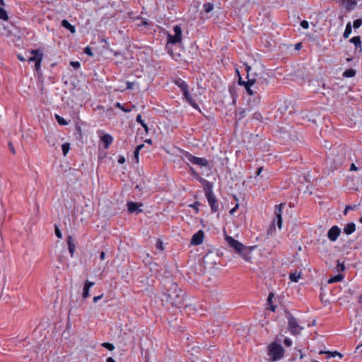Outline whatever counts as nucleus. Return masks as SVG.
<instances>
[{
  "label": "nucleus",
  "mask_w": 362,
  "mask_h": 362,
  "mask_svg": "<svg viewBox=\"0 0 362 362\" xmlns=\"http://www.w3.org/2000/svg\"><path fill=\"white\" fill-rule=\"evenodd\" d=\"M67 244L71 257H73L75 251V245L74 243V239L72 238L71 236L68 237Z\"/></svg>",
  "instance_id": "21"
},
{
  "label": "nucleus",
  "mask_w": 362,
  "mask_h": 362,
  "mask_svg": "<svg viewBox=\"0 0 362 362\" xmlns=\"http://www.w3.org/2000/svg\"><path fill=\"white\" fill-rule=\"evenodd\" d=\"M144 147V144H140L136 146L135 150L139 152Z\"/></svg>",
  "instance_id": "55"
},
{
  "label": "nucleus",
  "mask_w": 362,
  "mask_h": 362,
  "mask_svg": "<svg viewBox=\"0 0 362 362\" xmlns=\"http://www.w3.org/2000/svg\"><path fill=\"white\" fill-rule=\"evenodd\" d=\"M230 93L233 98V103L235 102V92L233 90L230 89Z\"/></svg>",
  "instance_id": "49"
},
{
  "label": "nucleus",
  "mask_w": 362,
  "mask_h": 362,
  "mask_svg": "<svg viewBox=\"0 0 362 362\" xmlns=\"http://www.w3.org/2000/svg\"><path fill=\"white\" fill-rule=\"evenodd\" d=\"M343 278H344V276L341 274H338V275L334 276L332 277L331 279H329L328 280V283L332 284L334 282H339V281H341L343 279Z\"/></svg>",
  "instance_id": "29"
},
{
  "label": "nucleus",
  "mask_w": 362,
  "mask_h": 362,
  "mask_svg": "<svg viewBox=\"0 0 362 362\" xmlns=\"http://www.w3.org/2000/svg\"><path fill=\"white\" fill-rule=\"evenodd\" d=\"M350 42L353 43L356 48L359 47L361 49V41L359 36H355L350 40Z\"/></svg>",
  "instance_id": "23"
},
{
  "label": "nucleus",
  "mask_w": 362,
  "mask_h": 362,
  "mask_svg": "<svg viewBox=\"0 0 362 362\" xmlns=\"http://www.w3.org/2000/svg\"><path fill=\"white\" fill-rule=\"evenodd\" d=\"M30 53L32 56L28 58V61L29 62H35V71H38L41 67V62L43 58V54L38 49H32L30 51Z\"/></svg>",
  "instance_id": "5"
},
{
  "label": "nucleus",
  "mask_w": 362,
  "mask_h": 362,
  "mask_svg": "<svg viewBox=\"0 0 362 362\" xmlns=\"http://www.w3.org/2000/svg\"><path fill=\"white\" fill-rule=\"evenodd\" d=\"M325 354L327 355V358L335 357L337 356H338L340 358L343 357V355L337 351H325Z\"/></svg>",
  "instance_id": "26"
},
{
  "label": "nucleus",
  "mask_w": 362,
  "mask_h": 362,
  "mask_svg": "<svg viewBox=\"0 0 362 362\" xmlns=\"http://www.w3.org/2000/svg\"><path fill=\"white\" fill-rule=\"evenodd\" d=\"M102 346L106 349H107L110 351H112L115 349V346L112 344L108 343V342H104L102 344Z\"/></svg>",
  "instance_id": "36"
},
{
  "label": "nucleus",
  "mask_w": 362,
  "mask_h": 362,
  "mask_svg": "<svg viewBox=\"0 0 362 362\" xmlns=\"http://www.w3.org/2000/svg\"><path fill=\"white\" fill-rule=\"evenodd\" d=\"M156 247L157 249H158L160 250H163V249H164L163 246V243L160 240H158L157 241Z\"/></svg>",
  "instance_id": "41"
},
{
  "label": "nucleus",
  "mask_w": 362,
  "mask_h": 362,
  "mask_svg": "<svg viewBox=\"0 0 362 362\" xmlns=\"http://www.w3.org/2000/svg\"><path fill=\"white\" fill-rule=\"evenodd\" d=\"M358 168L356 166V165L354 163H352L350 166V170L351 171H356L358 170Z\"/></svg>",
  "instance_id": "51"
},
{
  "label": "nucleus",
  "mask_w": 362,
  "mask_h": 362,
  "mask_svg": "<svg viewBox=\"0 0 362 362\" xmlns=\"http://www.w3.org/2000/svg\"><path fill=\"white\" fill-rule=\"evenodd\" d=\"M184 159L186 161L191 163L193 165H197L201 167H206L209 165V162L206 159L204 158L196 157L189 152H185L183 153Z\"/></svg>",
  "instance_id": "3"
},
{
  "label": "nucleus",
  "mask_w": 362,
  "mask_h": 362,
  "mask_svg": "<svg viewBox=\"0 0 362 362\" xmlns=\"http://www.w3.org/2000/svg\"><path fill=\"white\" fill-rule=\"evenodd\" d=\"M206 197L210 206L212 212L215 213L218 209V204L214 194L206 193Z\"/></svg>",
  "instance_id": "7"
},
{
  "label": "nucleus",
  "mask_w": 362,
  "mask_h": 362,
  "mask_svg": "<svg viewBox=\"0 0 362 362\" xmlns=\"http://www.w3.org/2000/svg\"><path fill=\"white\" fill-rule=\"evenodd\" d=\"M239 207V204H236V205L232 209L230 210V215H233L234 213L236 211V210L238 209Z\"/></svg>",
  "instance_id": "46"
},
{
  "label": "nucleus",
  "mask_w": 362,
  "mask_h": 362,
  "mask_svg": "<svg viewBox=\"0 0 362 362\" xmlns=\"http://www.w3.org/2000/svg\"><path fill=\"white\" fill-rule=\"evenodd\" d=\"M226 240L230 245V247L233 248L238 253H239L240 251H241V250H243V247L245 246L241 243H240L237 240H235L233 238L230 236H227L226 238Z\"/></svg>",
  "instance_id": "8"
},
{
  "label": "nucleus",
  "mask_w": 362,
  "mask_h": 362,
  "mask_svg": "<svg viewBox=\"0 0 362 362\" xmlns=\"http://www.w3.org/2000/svg\"><path fill=\"white\" fill-rule=\"evenodd\" d=\"M173 31L174 35H168V43L175 45L182 41V28L179 25H176L173 27Z\"/></svg>",
  "instance_id": "6"
},
{
  "label": "nucleus",
  "mask_w": 362,
  "mask_h": 362,
  "mask_svg": "<svg viewBox=\"0 0 362 362\" xmlns=\"http://www.w3.org/2000/svg\"><path fill=\"white\" fill-rule=\"evenodd\" d=\"M203 8L206 13H209L214 9V4L209 2L204 4Z\"/></svg>",
  "instance_id": "31"
},
{
  "label": "nucleus",
  "mask_w": 362,
  "mask_h": 362,
  "mask_svg": "<svg viewBox=\"0 0 362 362\" xmlns=\"http://www.w3.org/2000/svg\"><path fill=\"white\" fill-rule=\"evenodd\" d=\"M200 203L199 202H195L194 204H192L189 205L190 207L195 209L196 213H198L199 211V206H200Z\"/></svg>",
  "instance_id": "38"
},
{
  "label": "nucleus",
  "mask_w": 362,
  "mask_h": 362,
  "mask_svg": "<svg viewBox=\"0 0 362 362\" xmlns=\"http://www.w3.org/2000/svg\"><path fill=\"white\" fill-rule=\"evenodd\" d=\"M100 140L103 143L104 148L107 149L112 143L113 137L109 134H105L101 137Z\"/></svg>",
  "instance_id": "14"
},
{
  "label": "nucleus",
  "mask_w": 362,
  "mask_h": 362,
  "mask_svg": "<svg viewBox=\"0 0 362 362\" xmlns=\"http://www.w3.org/2000/svg\"><path fill=\"white\" fill-rule=\"evenodd\" d=\"M94 285V282L86 281L83 287V298H86L89 296L90 288Z\"/></svg>",
  "instance_id": "18"
},
{
  "label": "nucleus",
  "mask_w": 362,
  "mask_h": 362,
  "mask_svg": "<svg viewBox=\"0 0 362 362\" xmlns=\"http://www.w3.org/2000/svg\"><path fill=\"white\" fill-rule=\"evenodd\" d=\"M337 267L339 269H340L341 271H344L345 269V267L343 263L338 262Z\"/></svg>",
  "instance_id": "50"
},
{
  "label": "nucleus",
  "mask_w": 362,
  "mask_h": 362,
  "mask_svg": "<svg viewBox=\"0 0 362 362\" xmlns=\"http://www.w3.org/2000/svg\"><path fill=\"white\" fill-rule=\"evenodd\" d=\"M262 170H263V167L258 168V169L256 172V176H259L261 173L262 172Z\"/></svg>",
  "instance_id": "53"
},
{
  "label": "nucleus",
  "mask_w": 362,
  "mask_h": 362,
  "mask_svg": "<svg viewBox=\"0 0 362 362\" xmlns=\"http://www.w3.org/2000/svg\"><path fill=\"white\" fill-rule=\"evenodd\" d=\"M141 126L144 127L145 132L147 133L148 131V125L144 122L143 124H141Z\"/></svg>",
  "instance_id": "61"
},
{
  "label": "nucleus",
  "mask_w": 362,
  "mask_h": 362,
  "mask_svg": "<svg viewBox=\"0 0 362 362\" xmlns=\"http://www.w3.org/2000/svg\"><path fill=\"white\" fill-rule=\"evenodd\" d=\"M300 26L303 29H308L309 28V23L307 21L303 20L300 22Z\"/></svg>",
  "instance_id": "39"
},
{
  "label": "nucleus",
  "mask_w": 362,
  "mask_h": 362,
  "mask_svg": "<svg viewBox=\"0 0 362 362\" xmlns=\"http://www.w3.org/2000/svg\"><path fill=\"white\" fill-rule=\"evenodd\" d=\"M340 233H341L340 228L338 226H332L328 230L327 236L331 241L334 242L337 240V239L339 236Z\"/></svg>",
  "instance_id": "10"
},
{
  "label": "nucleus",
  "mask_w": 362,
  "mask_h": 362,
  "mask_svg": "<svg viewBox=\"0 0 362 362\" xmlns=\"http://www.w3.org/2000/svg\"><path fill=\"white\" fill-rule=\"evenodd\" d=\"M71 65L75 69H78L80 68L81 66V64L79 62H71Z\"/></svg>",
  "instance_id": "40"
},
{
  "label": "nucleus",
  "mask_w": 362,
  "mask_h": 362,
  "mask_svg": "<svg viewBox=\"0 0 362 362\" xmlns=\"http://www.w3.org/2000/svg\"><path fill=\"white\" fill-rule=\"evenodd\" d=\"M142 204H139L138 203L129 202L127 203L128 211L129 213H134L136 211L141 212V210L139 209V207L141 206Z\"/></svg>",
  "instance_id": "15"
},
{
  "label": "nucleus",
  "mask_w": 362,
  "mask_h": 362,
  "mask_svg": "<svg viewBox=\"0 0 362 362\" xmlns=\"http://www.w3.org/2000/svg\"><path fill=\"white\" fill-rule=\"evenodd\" d=\"M287 320L288 324V330L291 332V333L294 335L299 334L303 330V327L298 324L296 318H295L291 314L288 313L287 315Z\"/></svg>",
  "instance_id": "4"
},
{
  "label": "nucleus",
  "mask_w": 362,
  "mask_h": 362,
  "mask_svg": "<svg viewBox=\"0 0 362 362\" xmlns=\"http://www.w3.org/2000/svg\"><path fill=\"white\" fill-rule=\"evenodd\" d=\"M116 106L117 107L120 108L122 110H123L125 112H129L131 111L130 109H125L119 103H117Z\"/></svg>",
  "instance_id": "43"
},
{
  "label": "nucleus",
  "mask_w": 362,
  "mask_h": 362,
  "mask_svg": "<svg viewBox=\"0 0 362 362\" xmlns=\"http://www.w3.org/2000/svg\"><path fill=\"white\" fill-rule=\"evenodd\" d=\"M18 58L20 61L24 62L25 59L23 57H21V55H18Z\"/></svg>",
  "instance_id": "63"
},
{
  "label": "nucleus",
  "mask_w": 362,
  "mask_h": 362,
  "mask_svg": "<svg viewBox=\"0 0 362 362\" xmlns=\"http://www.w3.org/2000/svg\"><path fill=\"white\" fill-rule=\"evenodd\" d=\"M284 344L286 346H291L292 345V341L288 338H286L284 341Z\"/></svg>",
  "instance_id": "42"
},
{
  "label": "nucleus",
  "mask_w": 362,
  "mask_h": 362,
  "mask_svg": "<svg viewBox=\"0 0 362 362\" xmlns=\"http://www.w3.org/2000/svg\"><path fill=\"white\" fill-rule=\"evenodd\" d=\"M54 232H55V235L58 238H62V234L59 228V227L57 226H54Z\"/></svg>",
  "instance_id": "37"
},
{
  "label": "nucleus",
  "mask_w": 362,
  "mask_h": 362,
  "mask_svg": "<svg viewBox=\"0 0 362 362\" xmlns=\"http://www.w3.org/2000/svg\"><path fill=\"white\" fill-rule=\"evenodd\" d=\"M62 25L66 29L69 30L71 33H74L76 32L75 27L71 25L67 20H63L62 21Z\"/></svg>",
  "instance_id": "22"
},
{
  "label": "nucleus",
  "mask_w": 362,
  "mask_h": 362,
  "mask_svg": "<svg viewBox=\"0 0 362 362\" xmlns=\"http://www.w3.org/2000/svg\"><path fill=\"white\" fill-rule=\"evenodd\" d=\"M274 297V295L273 293H270L267 297V304L270 306V310L272 311V312H274L275 311V306L272 304V300Z\"/></svg>",
  "instance_id": "25"
},
{
  "label": "nucleus",
  "mask_w": 362,
  "mask_h": 362,
  "mask_svg": "<svg viewBox=\"0 0 362 362\" xmlns=\"http://www.w3.org/2000/svg\"><path fill=\"white\" fill-rule=\"evenodd\" d=\"M136 122H138L139 124H140L141 125L143 124L144 123V121L141 118V115H138L136 118Z\"/></svg>",
  "instance_id": "45"
},
{
  "label": "nucleus",
  "mask_w": 362,
  "mask_h": 362,
  "mask_svg": "<svg viewBox=\"0 0 362 362\" xmlns=\"http://www.w3.org/2000/svg\"><path fill=\"white\" fill-rule=\"evenodd\" d=\"M300 278V273H291L289 274V279L293 282H298L299 279Z\"/></svg>",
  "instance_id": "30"
},
{
  "label": "nucleus",
  "mask_w": 362,
  "mask_h": 362,
  "mask_svg": "<svg viewBox=\"0 0 362 362\" xmlns=\"http://www.w3.org/2000/svg\"><path fill=\"white\" fill-rule=\"evenodd\" d=\"M204 240V233L202 230H199L195 234L193 235L191 244L194 245H199L203 243Z\"/></svg>",
  "instance_id": "11"
},
{
  "label": "nucleus",
  "mask_w": 362,
  "mask_h": 362,
  "mask_svg": "<svg viewBox=\"0 0 362 362\" xmlns=\"http://www.w3.org/2000/svg\"><path fill=\"white\" fill-rule=\"evenodd\" d=\"M0 19L7 21L8 19L6 10L0 7Z\"/></svg>",
  "instance_id": "32"
},
{
  "label": "nucleus",
  "mask_w": 362,
  "mask_h": 362,
  "mask_svg": "<svg viewBox=\"0 0 362 362\" xmlns=\"http://www.w3.org/2000/svg\"><path fill=\"white\" fill-rule=\"evenodd\" d=\"M202 181L205 183V194L209 193V192H211V194H214L212 184L204 179H202Z\"/></svg>",
  "instance_id": "24"
},
{
  "label": "nucleus",
  "mask_w": 362,
  "mask_h": 362,
  "mask_svg": "<svg viewBox=\"0 0 362 362\" xmlns=\"http://www.w3.org/2000/svg\"><path fill=\"white\" fill-rule=\"evenodd\" d=\"M55 118L57 121V122L60 124V125H67L68 124V122L63 118L61 116L58 115H55Z\"/></svg>",
  "instance_id": "33"
},
{
  "label": "nucleus",
  "mask_w": 362,
  "mask_h": 362,
  "mask_svg": "<svg viewBox=\"0 0 362 362\" xmlns=\"http://www.w3.org/2000/svg\"><path fill=\"white\" fill-rule=\"evenodd\" d=\"M103 298V295H100V296H95L93 298V302L94 303H97L99 300H100L101 298Z\"/></svg>",
  "instance_id": "52"
},
{
  "label": "nucleus",
  "mask_w": 362,
  "mask_h": 362,
  "mask_svg": "<svg viewBox=\"0 0 362 362\" xmlns=\"http://www.w3.org/2000/svg\"><path fill=\"white\" fill-rule=\"evenodd\" d=\"M100 258L101 260H104L105 258V252L102 251L100 254Z\"/></svg>",
  "instance_id": "57"
},
{
  "label": "nucleus",
  "mask_w": 362,
  "mask_h": 362,
  "mask_svg": "<svg viewBox=\"0 0 362 362\" xmlns=\"http://www.w3.org/2000/svg\"><path fill=\"white\" fill-rule=\"evenodd\" d=\"M351 33V25L350 23H348L346 24L344 33L343 34V37L344 38H348Z\"/></svg>",
  "instance_id": "28"
},
{
  "label": "nucleus",
  "mask_w": 362,
  "mask_h": 362,
  "mask_svg": "<svg viewBox=\"0 0 362 362\" xmlns=\"http://www.w3.org/2000/svg\"><path fill=\"white\" fill-rule=\"evenodd\" d=\"M260 116H261V115H260V114H259V113L256 112V113L255 114V117L256 119H259Z\"/></svg>",
  "instance_id": "64"
},
{
  "label": "nucleus",
  "mask_w": 362,
  "mask_h": 362,
  "mask_svg": "<svg viewBox=\"0 0 362 362\" xmlns=\"http://www.w3.org/2000/svg\"><path fill=\"white\" fill-rule=\"evenodd\" d=\"M355 74H356V71L354 69H349L346 70L343 73V76L346 77V78H351V77L354 76Z\"/></svg>",
  "instance_id": "27"
},
{
  "label": "nucleus",
  "mask_w": 362,
  "mask_h": 362,
  "mask_svg": "<svg viewBox=\"0 0 362 362\" xmlns=\"http://www.w3.org/2000/svg\"><path fill=\"white\" fill-rule=\"evenodd\" d=\"M362 25V18L356 19L353 23V27L354 29L358 28Z\"/></svg>",
  "instance_id": "35"
},
{
  "label": "nucleus",
  "mask_w": 362,
  "mask_h": 362,
  "mask_svg": "<svg viewBox=\"0 0 362 362\" xmlns=\"http://www.w3.org/2000/svg\"><path fill=\"white\" fill-rule=\"evenodd\" d=\"M62 149L64 156H66L70 149V144L67 143V142L63 144L62 146Z\"/></svg>",
  "instance_id": "34"
},
{
  "label": "nucleus",
  "mask_w": 362,
  "mask_h": 362,
  "mask_svg": "<svg viewBox=\"0 0 362 362\" xmlns=\"http://www.w3.org/2000/svg\"><path fill=\"white\" fill-rule=\"evenodd\" d=\"M185 98L187 100V102L194 108L199 109V106L196 103L195 100L192 98L189 90L186 91L183 93Z\"/></svg>",
  "instance_id": "17"
},
{
  "label": "nucleus",
  "mask_w": 362,
  "mask_h": 362,
  "mask_svg": "<svg viewBox=\"0 0 362 362\" xmlns=\"http://www.w3.org/2000/svg\"><path fill=\"white\" fill-rule=\"evenodd\" d=\"M245 114H246V111H245V110H241V111L239 112V114H238V115H239V119H243V117H245Z\"/></svg>",
  "instance_id": "47"
},
{
  "label": "nucleus",
  "mask_w": 362,
  "mask_h": 362,
  "mask_svg": "<svg viewBox=\"0 0 362 362\" xmlns=\"http://www.w3.org/2000/svg\"><path fill=\"white\" fill-rule=\"evenodd\" d=\"M106 362H115V361L112 358L109 357L106 359Z\"/></svg>",
  "instance_id": "62"
},
{
  "label": "nucleus",
  "mask_w": 362,
  "mask_h": 362,
  "mask_svg": "<svg viewBox=\"0 0 362 362\" xmlns=\"http://www.w3.org/2000/svg\"><path fill=\"white\" fill-rule=\"evenodd\" d=\"M175 84L181 89L183 93L189 90L187 83L180 78L175 81Z\"/></svg>",
  "instance_id": "19"
},
{
  "label": "nucleus",
  "mask_w": 362,
  "mask_h": 362,
  "mask_svg": "<svg viewBox=\"0 0 362 362\" xmlns=\"http://www.w3.org/2000/svg\"><path fill=\"white\" fill-rule=\"evenodd\" d=\"M247 81L246 82L245 81H242L241 79L240 78L239 80V83L240 84H243L245 86V88L247 90V93L250 95H252L254 94V92L253 90L251 89V86L254 85L255 82V79H250L249 78V77L247 76Z\"/></svg>",
  "instance_id": "12"
},
{
  "label": "nucleus",
  "mask_w": 362,
  "mask_h": 362,
  "mask_svg": "<svg viewBox=\"0 0 362 362\" xmlns=\"http://www.w3.org/2000/svg\"><path fill=\"white\" fill-rule=\"evenodd\" d=\"M267 349L269 361L276 362L284 358L285 351L280 344L273 341L267 346Z\"/></svg>",
  "instance_id": "2"
},
{
  "label": "nucleus",
  "mask_w": 362,
  "mask_h": 362,
  "mask_svg": "<svg viewBox=\"0 0 362 362\" xmlns=\"http://www.w3.org/2000/svg\"><path fill=\"white\" fill-rule=\"evenodd\" d=\"M352 209H353V208H352L351 206H347L345 208L344 211V214L346 215V214H347V212L349 211V210Z\"/></svg>",
  "instance_id": "59"
},
{
  "label": "nucleus",
  "mask_w": 362,
  "mask_h": 362,
  "mask_svg": "<svg viewBox=\"0 0 362 362\" xmlns=\"http://www.w3.org/2000/svg\"><path fill=\"white\" fill-rule=\"evenodd\" d=\"M141 126L144 127L145 132L147 133L148 131V125L144 122L143 124H141Z\"/></svg>",
  "instance_id": "60"
},
{
  "label": "nucleus",
  "mask_w": 362,
  "mask_h": 362,
  "mask_svg": "<svg viewBox=\"0 0 362 362\" xmlns=\"http://www.w3.org/2000/svg\"><path fill=\"white\" fill-rule=\"evenodd\" d=\"M356 225L354 223H349L344 228V233L346 235H350L355 231Z\"/></svg>",
  "instance_id": "20"
},
{
  "label": "nucleus",
  "mask_w": 362,
  "mask_h": 362,
  "mask_svg": "<svg viewBox=\"0 0 362 362\" xmlns=\"http://www.w3.org/2000/svg\"><path fill=\"white\" fill-rule=\"evenodd\" d=\"M84 53H86V54H88L89 56H92L93 55V52L91 51V49L89 47H86L84 49Z\"/></svg>",
  "instance_id": "44"
},
{
  "label": "nucleus",
  "mask_w": 362,
  "mask_h": 362,
  "mask_svg": "<svg viewBox=\"0 0 362 362\" xmlns=\"http://www.w3.org/2000/svg\"><path fill=\"white\" fill-rule=\"evenodd\" d=\"M139 152L135 150L134 155V158L136 160V161H138V160H139Z\"/></svg>",
  "instance_id": "58"
},
{
  "label": "nucleus",
  "mask_w": 362,
  "mask_h": 362,
  "mask_svg": "<svg viewBox=\"0 0 362 362\" xmlns=\"http://www.w3.org/2000/svg\"><path fill=\"white\" fill-rule=\"evenodd\" d=\"M125 162V158L123 156H119L118 159V163L122 164Z\"/></svg>",
  "instance_id": "54"
},
{
  "label": "nucleus",
  "mask_w": 362,
  "mask_h": 362,
  "mask_svg": "<svg viewBox=\"0 0 362 362\" xmlns=\"http://www.w3.org/2000/svg\"><path fill=\"white\" fill-rule=\"evenodd\" d=\"M284 206H285V204H280L279 205H276V209H275V216H276V223H277L278 228L279 229H281V226H282L281 214H282V209L284 207Z\"/></svg>",
  "instance_id": "9"
},
{
  "label": "nucleus",
  "mask_w": 362,
  "mask_h": 362,
  "mask_svg": "<svg viewBox=\"0 0 362 362\" xmlns=\"http://www.w3.org/2000/svg\"><path fill=\"white\" fill-rule=\"evenodd\" d=\"M239 254L243 257V258L250 262L251 260V249L248 248L245 246L243 247V250L240 251Z\"/></svg>",
  "instance_id": "16"
},
{
  "label": "nucleus",
  "mask_w": 362,
  "mask_h": 362,
  "mask_svg": "<svg viewBox=\"0 0 362 362\" xmlns=\"http://www.w3.org/2000/svg\"><path fill=\"white\" fill-rule=\"evenodd\" d=\"M340 3L348 11L353 10L357 4L356 0H340Z\"/></svg>",
  "instance_id": "13"
},
{
  "label": "nucleus",
  "mask_w": 362,
  "mask_h": 362,
  "mask_svg": "<svg viewBox=\"0 0 362 362\" xmlns=\"http://www.w3.org/2000/svg\"><path fill=\"white\" fill-rule=\"evenodd\" d=\"M166 300L172 305L180 308L183 305L185 300V292L182 291L175 283H170L167 293L165 294Z\"/></svg>",
  "instance_id": "1"
},
{
  "label": "nucleus",
  "mask_w": 362,
  "mask_h": 362,
  "mask_svg": "<svg viewBox=\"0 0 362 362\" xmlns=\"http://www.w3.org/2000/svg\"><path fill=\"white\" fill-rule=\"evenodd\" d=\"M8 146H9V149L11 150V151L13 153H15L16 151H15V149H14V147H13V144L11 143H9Z\"/></svg>",
  "instance_id": "56"
},
{
  "label": "nucleus",
  "mask_w": 362,
  "mask_h": 362,
  "mask_svg": "<svg viewBox=\"0 0 362 362\" xmlns=\"http://www.w3.org/2000/svg\"><path fill=\"white\" fill-rule=\"evenodd\" d=\"M134 82L127 81V89H132L133 87H134Z\"/></svg>",
  "instance_id": "48"
}]
</instances>
